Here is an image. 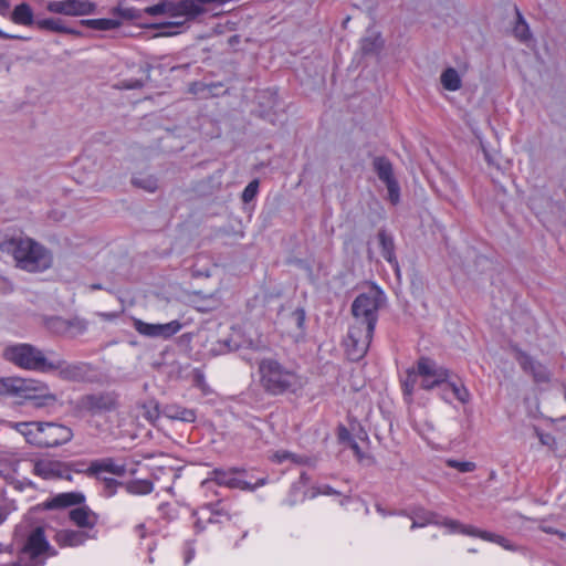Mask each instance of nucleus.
I'll return each instance as SVG.
<instances>
[{
  "label": "nucleus",
  "instance_id": "nucleus-1",
  "mask_svg": "<svg viewBox=\"0 0 566 566\" xmlns=\"http://www.w3.org/2000/svg\"><path fill=\"white\" fill-rule=\"evenodd\" d=\"M3 249L13 255L17 266L27 272H43L52 265L51 252L29 237L11 238L3 243Z\"/></svg>",
  "mask_w": 566,
  "mask_h": 566
},
{
  "label": "nucleus",
  "instance_id": "nucleus-2",
  "mask_svg": "<svg viewBox=\"0 0 566 566\" xmlns=\"http://www.w3.org/2000/svg\"><path fill=\"white\" fill-rule=\"evenodd\" d=\"M260 382L264 390L273 396L294 392L300 386V377L272 358L262 359L259 364Z\"/></svg>",
  "mask_w": 566,
  "mask_h": 566
},
{
  "label": "nucleus",
  "instance_id": "nucleus-3",
  "mask_svg": "<svg viewBox=\"0 0 566 566\" xmlns=\"http://www.w3.org/2000/svg\"><path fill=\"white\" fill-rule=\"evenodd\" d=\"M3 357L22 369L42 373H49L52 363L41 349L27 343L8 346Z\"/></svg>",
  "mask_w": 566,
  "mask_h": 566
},
{
  "label": "nucleus",
  "instance_id": "nucleus-4",
  "mask_svg": "<svg viewBox=\"0 0 566 566\" xmlns=\"http://www.w3.org/2000/svg\"><path fill=\"white\" fill-rule=\"evenodd\" d=\"M385 300L384 292L378 289L369 293L359 294L352 304V313L355 318L353 325H361L369 331H375L378 311Z\"/></svg>",
  "mask_w": 566,
  "mask_h": 566
},
{
  "label": "nucleus",
  "instance_id": "nucleus-5",
  "mask_svg": "<svg viewBox=\"0 0 566 566\" xmlns=\"http://www.w3.org/2000/svg\"><path fill=\"white\" fill-rule=\"evenodd\" d=\"M43 553H46L49 556L57 555V551L48 542L44 528L38 526L27 537L19 553L18 560L13 566H43V562L38 560V557Z\"/></svg>",
  "mask_w": 566,
  "mask_h": 566
},
{
  "label": "nucleus",
  "instance_id": "nucleus-6",
  "mask_svg": "<svg viewBox=\"0 0 566 566\" xmlns=\"http://www.w3.org/2000/svg\"><path fill=\"white\" fill-rule=\"evenodd\" d=\"M48 387L44 384L30 379L7 377L0 378V396L20 398L24 400H35L44 398L55 400L53 395H46Z\"/></svg>",
  "mask_w": 566,
  "mask_h": 566
},
{
  "label": "nucleus",
  "instance_id": "nucleus-7",
  "mask_svg": "<svg viewBox=\"0 0 566 566\" xmlns=\"http://www.w3.org/2000/svg\"><path fill=\"white\" fill-rule=\"evenodd\" d=\"M118 408V396L114 391H99L81 396L75 402L78 412L101 416Z\"/></svg>",
  "mask_w": 566,
  "mask_h": 566
},
{
  "label": "nucleus",
  "instance_id": "nucleus-8",
  "mask_svg": "<svg viewBox=\"0 0 566 566\" xmlns=\"http://www.w3.org/2000/svg\"><path fill=\"white\" fill-rule=\"evenodd\" d=\"M38 433L33 438V446L39 448H55L70 442L73 431L70 427L55 422H40L33 424Z\"/></svg>",
  "mask_w": 566,
  "mask_h": 566
},
{
  "label": "nucleus",
  "instance_id": "nucleus-9",
  "mask_svg": "<svg viewBox=\"0 0 566 566\" xmlns=\"http://www.w3.org/2000/svg\"><path fill=\"white\" fill-rule=\"evenodd\" d=\"M50 371H57L59 377L66 381L94 382L96 380L95 368L86 361L52 360Z\"/></svg>",
  "mask_w": 566,
  "mask_h": 566
},
{
  "label": "nucleus",
  "instance_id": "nucleus-10",
  "mask_svg": "<svg viewBox=\"0 0 566 566\" xmlns=\"http://www.w3.org/2000/svg\"><path fill=\"white\" fill-rule=\"evenodd\" d=\"M417 373L422 377L420 387L424 390L442 386L450 377L447 368L438 366L434 360L424 356L417 360Z\"/></svg>",
  "mask_w": 566,
  "mask_h": 566
},
{
  "label": "nucleus",
  "instance_id": "nucleus-11",
  "mask_svg": "<svg viewBox=\"0 0 566 566\" xmlns=\"http://www.w3.org/2000/svg\"><path fill=\"white\" fill-rule=\"evenodd\" d=\"M241 472L239 469L232 468L228 471L221 469H214L211 472L212 478L205 480L202 486H206L210 481H214L219 485H223L230 489H240L243 491H254L259 486H263L266 483L265 478L258 479L254 483L243 480L237 476V473Z\"/></svg>",
  "mask_w": 566,
  "mask_h": 566
},
{
  "label": "nucleus",
  "instance_id": "nucleus-12",
  "mask_svg": "<svg viewBox=\"0 0 566 566\" xmlns=\"http://www.w3.org/2000/svg\"><path fill=\"white\" fill-rule=\"evenodd\" d=\"M374 331L361 325H352L345 340L346 350L352 360H358L365 356L370 345Z\"/></svg>",
  "mask_w": 566,
  "mask_h": 566
},
{
  "label": "nucleus",
  "instance_id": "nucleus-13",
  "mask_svg": "<svg viewBox=\"0 0 566 566\" xmlns=\"http://www.w3.org/2000/svg\"><path fill=\"white\" fill-rule=\"evenodd\" d=\"M133 327L145 337L168 339L181 329L182 324L177 319L165 324H153L133 318Z\"/></svg>",
  "mask_w": 566,
  "mask_h": 566
},
{
  "label": "nucleus",
  "instance_id": "nucleus-14",
  "mask_svg": "<svg viewBox=\"0 0 566 566\" xmlns=\"http://www.w3.org/2000/svg\"><path fill=\"white\" fill-rule=\"evenodd\" d=\"M95 6L83 0H56L48 4V10L65 15H85L93 13Z\"/></svg>",
  "mask_w": 566,
  "mask_h": 566
},
{
  "label": "nucleus",
  "instance_id": "nucleus-15",
  "mask_svg": "<svg viewBox=\"0 0 566 566\" xmlns=\"http://www.w3.org/2000/svg\"><path fill=\"white\" fill-rule=\"evenodd\" d=\"M92 536L85 531L60 530L56 531L53 539L60 547H77L83 545Z\"/></svg>",
  "mask_w": 566,
  "mask_h": 566
},
{
  "label": "nucleus",
  "instance_id": "nucleus-16",
  "mask_svg": "<svg viewBox=\"0 0 566 566\" xmlns=\"http://www.w3.org/2000/svg\"><path fill=\"white\" fill-rule=\"evenodd\" d=\"M102 472L124 476L126 474V467L124 464H117L112 458H105L92 461L86 470L87 475L98 476Z\"/></svg>",
  "mask_w": 566,
  "mask_h": 566
},
{
  "label": "nucleus",
  "instance_id": "nucleus-17",
  "mask_svg": "<svg viewBox=\"0 0 566 566\" xmlns=\"http://www.w3.org/2000/svg\"><path fill=\"white\" fill-rule=\"evenodd\" d=\"M69 516L81 528L92 530L98 522V515L85 505L71 510Z\"/></svg>",
  "mask_w": 566,
  "mask_h": 566
},
{
  "label": "nucleus",
  "instance_id": "nucleus-18",
  "mask_svg": "<svg viewBox=\"0 0 566 566\" xmlns=\"http://www.w3.org/2000/svg\"><path fill=\"white\" fill-rule=\"evenodd\" d=\"M85 496L81 492L60 493L46 502L48 509H62L84 503Z\"/></svg>",
  "mask_w": 566,
  "mask_h": 566
},
{
  "label": "nucleus",
  "instance_id": "nucleus-19",
  "mask_svg": "<svg viewBox=\"0 0 566 566\" xmlns=\"http://www.w3.org/2000/svg\"><path fill=\"white\" fill-rule=\"evenodd\" d=\"M378 240L381 249L382 258L396 270L398 271V260L395 254V243L391 235H389L385 230H380L378 232Z\"/></svg>",
  "mask_w": 566,
  "mask_h": 566
},
{
  "label": "nucleus",
  "instance_id": "nucleus-20",
  "mask_svg": "<svg viewBox=\"0 0 566 566\" xmlns=\"http://www.w3.org/2000/svg\"><path fill=\"white\" fill-rule=\"evenodd\" d=\"M33 473L51 480L61 476L60 463L56 461L41 460L34 464Z\"/></svg>",
  "mask_w": 566,
  "mask_h": 566
},
{
  "label": "nucleus",
  "instance_id": "nucleus-21",
  "mask_svg": "<svg viewBox=\"0 0 566 566\" xmlns=\"http://www.w3.org/2000/svg\"><path fill=\"white\" fill-rule=\"evenodd\" d=\"M10 19L15 24L27 27L32 25L34 23V14L32 8L30 7V4L25 2L15 6L11 13Z\"/></svg>",
  "mask_w": 566,
  "mask_h": 566
},
{
  "label": "nucleus",
  "instance_id": "nucleus-22",
  "mask_svg": "<svg viewBox=\"0 0 566 566\" xmlns=\"http://www.w3.org/2000/svg\"><path fill=\"white\" fill-rule=\"evenodd\" d=\"M373 167L379 180L384 184L395 179L392 164L388 158L384 156L375 157Z\"/></svg>",
  "mask_w": 566,
  "mask_h": 566
},
{
  "label": "nucleus",
  "instance_id": "nucleus-23",
  "mask_svg": "<svg viewBox=\"0 0 566 566\" xmlns=\"http://www.w3.org/2000/svg\"><path fill=\"white\" fill-rule=\"evenodd\" d=\"M463 533L479 536L482 539L495 543L507 551H515V546L507 538H505L504 536H501L499 534L490 533L486 531H479L476 528L465 530V531H463Z\"/></svg>",
  "mask_w": 566,
  "mask_h": 566
},
{
  "label": "nucleus",
  "instance_id": "nucleus-24",
  "mask_svg": "<svg viewBox=\"0 0 566 566\" xmlns=\"http://www.w3.org/2000/svg\"><path fill=\"white\" fill-rule=\"evenodd\" d=\"M419 374L417 373V366L408 368L406 371V377L401 380V389L405 397V400L408 402L412 401V396L415 391V387L418 381Z\"/></svg>",
  "mask_w": 566,
  "mask_h": 566
},
{
  "label": "nucleus",
  "instance_id": "nucleus-25",
  "mask_svg": "<svg viewBox=\"0 0 566 566\" xmlns=\"http://www.w3.org/2000/svg\"><path fill=\"white\" fill-rule=\"evenodd\" d=\"M440 82L444 90L454 92L461 88L462 80L458 71L453 67H447L440 75Z\"/></svg>",
  "mask_w": 566,
  "mask_h": 566
},
{
  "label": "nucleus",
  "instance_id": "nucleus-26",
  "mask_svg": "<svg viewBox=\"0 0 566 566\" xmlns=\"http://www.w3.org/2000/svg\"><path fill=\"white\" fill-rule=\"evenodd\" d=\"M127 493L134 495H146L153 492L154 484L149 480H133L124 484Z\"/></svg>",
  "mask_w": 566,
  "mask_h": 566
},
{
  "label": "nucleus",
  "instance_id": "nucleus-27",
  "mask_svg": "<svg viewBox=\"0 0 566 566\" xmlns=\"http://www.w3.org/2000/svg\"><path fill=\"white\" fill-rule=\"evenodd\" d=\"M166 413L169 418L180 420L184 422H193L197 418L195 410L179 406L168 407Z\"/></svg>",
  "mask_w": 566,
  "mask_h": 566
},
{
  "label": "nucleus",
  "instance_id": "nucleus-28",
  "mask_svg": "<svg viewBox=\"0 0 566 566\" xmlns=\"http://www.w3.org/2000/svg\"><path fill=\"white\" fill-rule=\"evenodd\" d=\"M132 185L140 188L147 192H155L158 188V180L153 175H137L133 176Z\"/></svg>",
  "mask_w": 566,
  "mask_h": 566
},
{
  "label": "nucleus",
  "instance_id": "nucleus-29",
  "mask_svg": "<svg viewBox=\"0 0 566 566\" xmlns=\"http://www.w3.org/2000/svg\"><path fill=\"white\" fill-rule=\"evenodd\" d=\"M437 515L432 512L424 511L422 509H419L413 512L412 524L411 530H415L417 527H424L428 524H434Z\"/></svg>",
  "mask_w": 566,
  "mask_h": 566
},
{
  "label": "nucleus",
  "instance_id": "nucleus-30",
  "mask_svg": "<svg viewBox=\"0 0 566 566\" xmlns=\"http://www.w3.org/2000/svg\"><path fill=\"white\" fill-rule=\"evenodd\" d=\"M382 40L379 34H373L361 39L360 49L364 54H375L382 48Z\"/></svg>",
  "mask_w": 566,
  "mask_h": 566
},
{
  "label": "nucleus",
  "instance_id": "nucleus-31",
  "mask_svg": "<svg viewBox=\"0 0 566 566\" xmlns=\"http://www.w3.org/2000/svg\"><path fill=\"white\" fill-rule=\"evenodd\" d=\"M38 28L42 30H50L60 33H75L74 30L65 27L60 19H44L36 22Z\"/></svg>",
  "mask_w": 566,
  "mask_h": 566
},
{
  "label": "nucleus",
  "instance_id": "nucleus-32",
  "mask_svg": "<svg viewBox=\"0 0 566 566\" xmlns=\"http://www.w3.org/2000/svg\"><path fill=\"white\" fill-rule=\"evenodd\" d=\"M447 386L450 387L453 398H455L457 400H459L462 403L469 402L471 395L463 384L450 381L448 379Z\"/></svg>",
  "mask_w": 566,
  "mask_h": 566
},
{
  "label": "nucleus",
  "instance_id": "nucleus-33",
  "mask_svg": "<svg viewBox=\"0 0 566 566\" xmlns=\"http://www.w3.org/2000/svg\"><path fill=\"white\" fill-rule=\"evenodd\" d=\"M87 27L94 30H114L119 27V22L115 19H92L83 21Z\"/></svg>",
  "mask_w": 566,
  "mask_h": 566
},
{
  "label": "nucleus",
  "instance_id": "nucleus-34",
  "mask_svg": "<svg viewBox=\"0 0 566 566\" xmlns=\"http://www.w3.org/2000/svg\"><path fill=\"white\" fill-rule=\"evenodd\" d=\"M67 337H76L87 329V322L80 317L67 318Z\"/></svg>",
  "mask_w": 566,
  "mask_h": 566
},
{
  "label": "nucleus",
  "instance_id": "nucleus-35",
  "mask_svg": "<svg viewBox=\"0 0 566 566\" xmlns=\"http://www.w3.org/2000/svg\"><path fill=\"white\" fill-rule=\"evenodd\" d=\"M514 34L521 42H527L532 34L530 32L528 24L525 22L522 14L517 11V20L514 27Z\"/></svg>",
  "mask_w": 566,
  "mask_h": 566
},
{
  "label": "nucleus",
  "instance_id": "nucleus-36",
  "mask_svg": "<svg viewBox=\"0 0 566 566\" xmlns=\"http://www.w3.org/2000/svg\"><path fill=\"white\" fill-rule=\"evenodd\" d=\"M46 326L53 333L67 337V318H63L60 316L51 317L50 319H48Z\"/></svg>",
  "mask_w": 566,
  "mask_h": 566
},
{
  "label": "nucleus",
  "instance_id": "nucleus-37",
  "mask_svg": "<svg viewBox=\"0 0 566 566\" xmlns=\"http://www.w3.org/2000/svg\"><path fill=\"white\" fill-rule=\"evenodd\" d=\"M530 371L532 373L536 382L549 381L551 376L548 370L539 363L530 361Z\"/></svg>",
  "mask_w": 566,
  "mask_h": 566
},
{
  "label": "nucleus",
  "instance_id": "nucleus-38",
  "mask_svg": "<svg viewBox=\"0 0 566 566\" xmlns=\"http://www.w3.org/2000/svg\"><path fill=\"white\" fill-rule=\"evenodd\" d=\"M33 424H40V421L18 422L15 424L17 430L21 432L25 437L27 441L31 444H33V438L35 437L34 434L38 433L35 430L36 428L33 427Z\"/></svg>",
  "mask_w": 566,
  "mask_h": 566
},
{
  "label": "nucleus",
  "instance_id": "nucleus-39",
  "mask_svg": "<svg viewBox=\"0 0 566 566\" xmlns=\"http://www.w3.org/2000/svg\"><path fill=\"white\" fill-rule=\"evenodd\" d=\"M388 191V200L394 205L400 201V186L396 178L385 184Z\"/></svg>",
  "mask_w": 566,
  "mask_h": 566
},
{
  "label": "nucleus",
  "instance_id": "nucleus-40",
  "mask_svg": "<svg viewBox=\"0 0 566 566\" xmlns=\"http://www.w3.org/2000/svg\"><path fill=\"white\" fill-rule=\"evenodd\" d=\"M448 467L454 468L460 472H472L475 470L476 465L474 462L471 461H458V460H448L447 461Z\"/></svg>",
  "mask_w": 566,
  "mask_h": 566
},
{
  "label": "nucleus",
  "instance_id": "nucleus-41",
  "mask_svg": "<svg viewBox=\"0 0 566 566\" xmlns=\"http://www.w3.org/2000/svg\"><path fill=\"white\" fill-rule=\"evenodd\" d=\"M103 483H104L103 495L105 497L113 496L116 493L117 488L119 485H123L120 482H118L117 480L112 479V478H103Z\"/></svg>",
  "mask_w": 566,
  "mask_h": 566
},
{
  "label": "nucleus",
  "instance_id": "nucleus-42",
  "mask_svg": "<svg viewBox=\"0 0 566 566\" xmlns=\"http://www.w3.org/2000/svg\"><path fill=\"white\" fill-rule=\"evenodd\" d=\"M145 85L143 78H124L118 82L117 87L120 90H138Z\"/></svg>",
  "mask_w": 566,
  "mask_h": 566
},
{
  "label": "nucleus",
  "instance_id": "nucleus-43",
  "mask_svg": "<svg viewBox=\"0 0 566 566\" xmlns=\"http://www.w3.org/2000/svg\"><path fill=\"white\" fill-rule=\"evenodd\" d=\"M259 190V180L254 179L248 184L242 192V200L244 202H250L254 199Z\"/></svg>",
  "mask_w": 566,
  "mask_h": 566
},
{
  "label": "nucleus",
  "instance_id": "nucleus-44",
  "mask_svg": "<svg viewBox=\"0 0 566 566\" xmlns=\"http://www.w3.org/2000/svg\"><path fill=\"white\" fill-rule=\"evenodd\" d=\"M339 494H340V492L336 491L332 486H329L327 484H323V485L315 488L313 490L312 494L310 495V497H315L317 495H339Z\"/></svg>",
  "mask_w": 566,
  "mask_h": 566
},
{
  "label": "nucleus",
  "instance_id": "nucleus-45",
  "mask_svg": "<svg viewBox=\"0 0 566 566\" xmlns=\"http://www.w3.org/2000/svg\"><path fill=\"white\" fill-rule=\"evenodd\" d=\"M275 461L277 463H283L286 460H291L296 463H301V458L297 457L294 453L287 452V451H279L274 454Z\"/></svg>",
  "mask_w": 566,
  "mask_h": 566
},
{
  "label": "nucleus",
  "instance_id": "nucleus-46",
  "mask_svg": "<svg viewBox=\"0 0 566 566\" xmlns=\"http://www.w3.org/2000/svg\"><path fill=\"white\" fill-rule=\"evenodd\" d=\"M300 485L293 484L291 486L287 497L284 500V504H286L287 506H294L298 502L297 494L300 492Z\"/></svg>",
  "mask_w": 566,
  "mask_h": 566
},
{
  "label": "nucleus",
  "instance_id": "nucleus-47",
  "mask_svg": "<svg viewBox=\"0 0 566 566\" xmlns=\"http://www.w3.org/2000/svg\"><path fill=\"white\" fill-rule=\"evenodd\" d=\"M196 549L192 542H186L184 546V564L188 565L195 557Z\"/></svg>",
  "mask_w": 566,
  "mask_h": 566
},
{
  "label": "nucleus",
  "instance_id": "nucleus-48",
  "mask_svg": "<svg viewBox=\"0 0 566 566\" xmlns=\"http://www.w3.org/2000/svg\"><path fill=\"white\" fill-rule=\"evenodd\" d=\"M536 434L543 446H552L555 442L554 437L549 433H543L536 430Z\"/></svg>",
  "mask_w": 566,
  "mask_h": 566
},
{
  "label": "nucleus",
  "instance_id": "nucleus-49",
  "mask_svg": "<svg viewBox=\"0 0 566 566\" xmlns=\"http://www.w3.org/2000/svg\"><path fill=\"white\" fill-rule=\"evenodd\" d=\"M293 316L296 321L297 327L302 328L305 323V311L303 308H297L293 312Z\"/></svg>",
  "mask_w": 566,
  "mask_h": 566
},
{
  "label": "nucleus",
  "instance_id": "nucleus-50",
  "mask_svg": "<svg viewBox=\"0 0 566 566\" xmlns=\"http://www.w3.org/2000/svg\"><path fill=\"white\" fill-rule=\"evenodd\" d=\"M349 447L354 451V454L357 457V459L361 460L364 458V452L357 441L350 440Z\"/></svg>",
  "mask_w": 566,
  "mask_h": 566
},
{
  "label": "nucleus",
  "instance_id": "nucleus-51",
  "mask_svg": "<svg viewBox=\"0 0 566 566\" xmlns=\"http://www.w3.org/2000/svg\"><path fill=\"white\" fill-rule=\"evenodd\" d=\"M442 389H441V398L447 401V402H450L451 401V396H452V392L450 390V387L447 386V382L442 384Z\"/></svg>",
  "mask_w": 566,
  "mask_h": 566
},
{
  "label": "nucleus",
  "instance_id": "nucleus-52",
  "mask_svg": "<svg viewBox=\"0 0 566 566\" xmlns=\"http://www.w3.org/2000/svg\"><path fill=\"white\" fill-rule=\"evenodd\" d=\"M338 439L340 441H348V442H350V440H354L350 436V432L345 427L339 428Z\"/></svg>",
  "mask_w": 566,
  "mask_h": 566
},
{
  "label": "nucleus",
  "instance_id": "nucleus-53",
  "mask_svg": "<svg viewBox=\"0 0 566 566\" xmlns=\"http://www.w3.org/2000/svg\"><path fill=\"white\" fill-rule=\"evenodd\" d=\"M10 8L9 0H0V14L6 15L8 13V10Z\"/></svg>",
  "mask_w": 566,
  "mask_h": 566
},
{
  "label": "nucleus",
  "instance_id": "nucleus-54",
  "mask_svg": "<svg viewBox=\"0 0 566 566\" xmlns=\"http://www.w3.org/2000/svg\"><path fill=\"white\" fill-rule=\"evenodd\" d=\"M0 39H2V40H21L23 38L20 35H13V34L6 33L4 31H2L0 29Z\"/></svg>",
  "mask_w": 566,
  "mask_h": 566
},
{
  "label": "nucleus",
  "instance_id": "nucleus-55",
  "mask_svg": "<svg viewBox=\"0 0 566 566\" xmlns=\"http://www.w3.org/2000/svg\"><path fill=\"white\" fill-rule=\"evenodd\" d=\"M135 532H136V534H137L140 538H144V537H145V525H144V524H138V525L135 527Z\"/></svg>",
  "mask_w": 566,
  "mask_h": 566
},
{
  "label": "nucleus",
  "instance_id": "nucleus-56",
  "mask_svg": "<svg viewBox=\"0 0 566 566\" xmlns=\"http://www.w3.org/2000/svg\"><path fill=\"white\" fill-rule=\"evenodd\" d=\"M144 416L149 420L157 418L158 417L157 407H155L153 411L148 410Z\"/></svg>",
  "mask_w": 566,
  "mask_h": 566
},
{
  "label": "nucleus",
  "instance_id": "nucleus-57",
  "mask_svg": "<svg viewBox=\"0 0 566 566\" xmlns=\"http://www.w3.org/2000/svg\"><path fill=\"white\" fill-rule=\"evenodd\" d=\"M218 506H219V503L211 504L212 513H214V514H219V515L227 514V513L223 511V509H218Z\"/></svg>",
  "mask_w": 566,
  "mask_h": 566
},
{
  "label": "nucleus",
  "instance_id": "nucleus-58",
  "mask_svg": "<svg viewBox=\"0 0 566 566\" xmlns=\"http://www.w3.org/2000/svg\"><path fill=\"white\" fill-rule=\"evenodd\" d=\"M99 316H102L105 319H112V318H115L117 316V314H115V313H101Z\"/></svg>",
  "mask_w": 566,
  "mask_h": 566
},
{
  "label": "nucleus",
  "instance_id": "nucleus-59",
  "mask_svg": "<svg viewBox=\"0 0 566 566\" xmlns=\"http://www.w3.org/2000/svg\"><path fill=\"white\" fill-rule=\"evenodd\" d=\"M307 481H308V478H307L306 473H302V474H301V476H300V482H298V483H296V484H297V485H298V484H303V485H305V484L307 483Z\"/></svg>",
  "mask_w": 566,
  "mask_h": 566
},
{
  "label": "nucleus",
  "instance_id": "nucleus-60",
  "mask_svg": "<svg viewBox=\"0 0 566 566\" xmlns=\"http://www.w3.org/2000/svg\"><path fill=\"white\" fill-rule=\"evenodd\" d=\"M239 41H240L239 35H232V36L229 39V44H230V45H234V44L239 43Z\"/></svg>",
  "mask_w": 566,
  "mask_h": 566
},
{
  "label": "nucleus",
  "instance_id": "nucleus-61",
  "mask_svg": "<svg viewBox=\"0 0 566 566\" xmlns=\"http://www.w3.org/2000/svg\"><path fill=\"white\" fill-rule=\"evenodd\" d=\"M4 518H6V516L2 512V510L0 509V525L3 523Z\"/></svg>",
  "mask_w": 566,
  "mask_h": 566
},
{
  "label": "nucleus",
  "instance_id": "nucleus-62",
  "mask_svg": "<svg viewBox=\"0 0 566 566\" xmlns=\"http://www.w3.org/2000/svg\"><path fill=\"white\" fill-rule=\"evenodd\" d=\"M91 289H92V290H101V289H102V286H101L99 284H93V285L91 286Z\"/></svg>",
  "mask_w": 566,
  "mask_h": 566
},
{
  "label": "nucleus",
  "instance_id": "nucleus-63",
  "mask_svg": "<svg viewBox=\"0 0 566 566\" xmlns=\"http://www.w3.org/2000/svg\"><path fill=\"white\" fill-rule=\"evenodd\" d=\"M496 476V473L494 471H491L490 473V480H494Z\"/></svg>",
  "mask_w": 566,
  "mask_h": 566
},
{
  "label": "nucleus",
  "instance_id": "nucleus-64",
  "mask_svg": "<svg viewBox=\"0 0 566 566\" xmlns=\"http://www.w3.org/2000/svg\"><path fill=\"white\" fill-rule=\"evenodd\" d=\"M144 72H145V74H146V78H148V77H149V69H148V67H146V69L144 70Z\"/></svg>",
  "mask_w": 566,
  "mask_h": 566
}]
</instances>
